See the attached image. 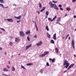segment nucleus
I'll return each instance as SVG.
<instances>
[{
  "instance_id": "obj_1",
  "label": "nucleus",
  "mask_w": 76,
  "mask_h": 76,
  "mask_svg": "<svg viewBox=\"0 0 76 76\" xmlns=\"http://www.w3.org/2000/svg\"><path fill=\"white\" fill-rule=\"evenodd\" d=\"M50 7L51 8H53L54 7V9H55V10H58V8L56 4H53L52 3H51L49 4Z\"/></svg>"
},
{
  "instance_id": "obj_2",
  "label": "nucleus",
  "mask_w": 76,
  "mask_h": 76,
  "mask_svg": "<svg viewBox=\"0 0 76 76\" xmlns=\"http://www.w3.org/2000/svg\"><path fill=\"white\" fill-rule=\"evenodd\" d=\"M64 66H65V65H66V68L67 69V68L68 67H69V64L67 62V61H66V60H65L64 61Z\"/></svg>"
},
{
  "instance_id": "obj_3",
  "label": "nucleus",
  "mask_w": 76,
  "mask_h": 76,
  "mask_svg": "<svg viewBox=\"0 0 76 76\" xmlns=\"http://www.w3.org/2000/svg\"><path fill=\"white\" fill-rule=\"evenodd\" d=\"M20 35L21 37H24L25 36V34L23 31H20Z\"/></svg>"
},
{
  "instance_id": "obj_4",
  "label": "nucleus",
  "mask_w": 76,
  "mask_h": 76,
  "mask_svg": "<svg viewBox=\"0 0 76 76\" xmlns=\"http://www.w3.org/2000/svg\"><path fill=\"white\" fill-rule=\"evenodd\" d=\"M15 41H16V42H20V39H19V38L18 37L16 38L15 39Z\"/></svg>"
},
{
  "instance_id": "obj_5",
  "label": "nucleus",
  "mask_w": 76,
  "mask_h": 76,
  "mask_svg": "<svg viewBox=\"0 0 76 76\" xmlns=\"http://www.w3.org/2000/svg\"><path fill=\"white\" fill-rule=\"evenodd\" d=\"M42 44V42L41 41L40 42H39L37 44V46H39Z\"/></svg>"
},
{
  "instance_id": "obj_6",
  "label": "nucleus",
  "mask_w": 76,
  "mask_h": 76,
  "mask_svg": "<svg viewBox=\"0 0 76 76\" xmlns=\"http://www.w3.org/2000/svg\"><path fill=\"white\" fill-rule=\"evenodd\" d=\"M32 47V45L31 44L30 45H29L27 46L26 49V50H27L28 49V48H29L31 47Z\"/></svg>"
},
{
  "instance_id": "obj_7",
  "label": "nucleus",
  "mask_w": 76,
  "mask_h": 76,
  "mask_svg": "<svg viewBox=\"0 0 76 76\" xmlns=\"http://www.w3.org/2000/svg\"><path fill=\"white\" fill-rule=\"evenodd\" d=\"M7 20L8 22H13V20L12 18L7 19Z\"/></svg>"
},
{
  "instance_id": "obj_8",
  "label": "nucleus",
  "mask_w": 76,
  "mask_h": 76,
  "mask_svg": "<svg viewBox=\"0 0 76 76\" xmlns=\"http://www.w3.org/2000/svg\"><path fill=\"white\" fill-rule=\"evenodd\" d=\"M0 7H2V8H3V9H4V8H8V7H4L3 5L1 4H0Z\"/></svg>"
},
{
  "instance_id": "obj_9",
  "label": "nucleus",
  "mask_w": 76,
  "mask_h": 76,
  "mask_svg": "<svg viewBox=\"0 0 76 76\" xmlns=\"http://www.w3.org/2000/svg\"><path fill=\"white\" fill-rule=\"evenodd\" d=\"M49 60L51 61L52 63H54V62L55 61L56 59H52L51 58H50Z\"/></svg>"
},
{
  "instance_id": "obj_10",
  "label": "nucleus",
  "mask_w": 76,
  "mask_h": 76,
  "mask_svg": "<svg viewBox=\"0 0 76 76\" xmlns=\"http://www.w3.org/2000/svg\"><path fill=\"white\" fill-rule=\"evenodd\" d=\"M53 38L54 40H56V34H54L53 35Z\"/></svg>"
},
{
  "instance_id": "obj_11",
  "label": "nucleus",
  "mask_w": 76,
  "mask_h": 76,
  "mask_svg": "<svg viewBox=\"0 0 76 76\" xmlns=\"http://www.w3.org/2000/svg\"><path fill=\"white\" fill-rule=\"evenodd\" d=\"M47 36L49 38H51V35L48 33L47 32Z\"/></svg>"
},
{
  "instance_id": "obj_12",
  "label": "nucleus",
  "mask_w": 76,
  "mask_h": 76,
  "mask_svg": "<svg viewBox=\"0 0 76 76\" xmlns=\"http://www.w3.org/2000/svg\"><path fill=\"white\" fill-rule=\"evenodd\" d=\"M56 18H57V16H55L53 18V19L51 20V21H50V22H53V20H55V19H56Z\"/></svg>"
},
{
  "instance_id": "obj_13",
  "label": "nucleus",
  "mask_w": 76,
  "mask_h": 76,
  "mask_svg": "<svg viewBox=\"0 0 76 76\" xmlns=\"http://www.w3.org/2000/svg\"><path fill=\"white\" fill-rule=\"evenodd\" d=\"M14 18H16L17 19H20V18H21V16H20L18 17H15Z\"/></svg>"
},
{
  "instance_id": "obj_14",
  "label": "nucleus",
  "mask_w": 76,
  "mask_h": 76,
  "mask_svg": "<svg viewBox=\"0 0 76 76\" xmlns=\"http://www.w3.org/2000/svg\"><path fill=\"white\" fill-rule=\"evenodd\" d=\"M11 70L12 71H15V68L14 66H12V67L11 69Z\"/></svg>"
},
{
  "instance_id": "obj_15",
  "label": "nucleus",
  "mask_w": 76,
  "mask_h": 76,
  "mask_svg": "<svg viewBox=\"0 0 76 76\" xmlns=\"http://www.w3.org/2000/svg\"><path fill=\"white\" fill-rule=\"evenodd\" d=\"M31 33V32L29 30H28L26 33V34H29Z\"/></svg>"
},
{
  "instance_id": "obj_16",
  "label": "nucleus",
  "mask_w": 76,
  "mask_h": 76,
  "mask_svg": "<svg viewBox=\"0 0 76 76\" xmlns=\"http://www.w3.org/2000/svg\"><path fill=\"white\" fill-rule=\"evenodd\" d=\"M44 56H45V55L44 54H42L39 56L40 57H44Z\"/></svg>"
},
{
  "instance_id": "obj_17",
  "label": "nucleus",
  "mask_w": 76,
  "mask_h": 76,
  "mask_svg": "<svg viewBox=\"0 0 76 76\" xmlns=\"http://www.w3.org/2000/svg\"><path fill=\"white\" fill-rule=\"evenodd\" d=\"M48 51H45L44 52V55H45H45H47L48 54Z\"/></svg>"
},
{
  "instance_id": "obj_18",
  "label": "nucleus",
  "mask_w": 76,
  "mask_h": 76,
  "mask_svg": "<svg viewBox=\"0 0 76 76\" xmlns=\"http://www.w3.org/2000/svg\"><path fill=\"white\" fill-rule=\"evenodd\" d=\"M55 51H56V53H58V49L57 48H55Z\"/></svg>"
},
{
  "instance_id": "obj_19",
  "label": "nucleus",
  "mask_w": 76,
  "mask_h": 76,
  "mask_svg": "<svg viewBox=\"0 0 76 76\" xmlns=\"http://www.w3.org/2000/svg\"><path fill=\"white\" fill-rule=\"evenodd\" d=\"M3 71L4 72H7L8 71V69L7 68H5L3 69Z\"/></svg>"
},
{
  "instance_id": "obj_20",
  "label": "nucleus",
  "mask_w": 76,
  "mask_h": 76,
  "mask_svg": "<svg viewBox=\"0 0 76 76\" xmlns=\"http://www.w3.org/2000/svg\"><path fill=\"white\" fill-rule=\"evenodd\" d=\"M72 45L73 48H75V47L74 46V40H72Z\"/></svg>"
},
{
  "instance_id": "obj_21",
  "label": "nucleus",
  "mask_w": 76,
  "mask_h": 76,
  "mask_svg": "<svg viewBox=\"0 0 76 76\" xmlns=\"http://www.w3.org/2000/svg\"><path fill=\"white\" fill-rule=\"evenodd\" d=\"M61 20V18H58L57 20V22H60Z\"/></svg>"
},
{
  "instance_id": "obj_22",
  "label": "nucleus",
  "mask_w": 76,
  "mask_h": 76,
  "mask_svg": "<svg viewBox=\"0 0 76 76\" xmlns=\"http://www.w3.org/2000/svg\"><path fill=\"white\" fill-rule=\"evenodd\" d=\"M46 29L48 31H49V28H48V26H47L46 27Z\"/></svg>"
},
{
  "instance_id": "obj_23",
  "label": "nucleus",
  "mask_w": 76,
  "mask_h": 76,
  "mask_svg": "<svg viewBox=\"0 0 76 76\" xmlns=\"http://www.w3.org/2000/svg\"><path fill=\"white\" fill-rule=\"evenodd\" d=\"M39 7H40V8H41V7H42V4H41V3H39Z\"/></svg>"
},
{
  "instance_id": "obj_24",
  "label": "nucleus",
  "mask_w": 76,
  "mask_h": 76,
  "mask_svg": "<svg viewBox=\"0 0 76 76\" xmlns=\"http://www.w3.org/2000/svg\"><path fill=\"white\" fill-rule=\"evenodd\" d=\"M33 64L31 63H29L26 64V66H31V65H32Z\"/></svg>"
},
{
  "instance_id": "obj_25",
  "label": "nucleus",
  "mask_w": 76,
  "mask_h": 76,
  "mask_svg": "<svg viewBox=\"0 0 76 76\" xmlns=\"http://www.w3.org/2000/svg\"><path fill=\"white\" fill-rule=\"evenodd\" d=\"M40 72L41 73H42L43 72V69H41Z\"/></svg>"
},
{
  "instance_id": "obj_26",
  "label": "nucleus",
  "mask_w": 76,
  "mask_h": 76,
  "mask_svg": "<svg viewBox=\"0 0 76 76\" xmlns=\"http://www.w3.org/2000/svg\"><path fill=\"white\" fill-rule=\"evenodd\" d=\"M21 68H22V69H25V70H26V68H25V67H24L22 65H21Z\"/></svg>"
},
{
  "instance_id": "obj_27",
  "label": "nucleus",
  "mask_w": 76,
  "mask_h": 76,
  "mask_svg": "<svg viewBox=\"0 0 76 76\" xmlns=\"http://www.w3.org/2000/svg\"><path fill=\"white\" fill-rule=\"evenodd\" d=\"M46 15H49V13H48V12L47 11L46 12Z\"/></svg>"
},
{
  "instance_id": "obj_28",
  "label": "nucleus",
  "mask_w": 76,
  "mask_h": 76,
  "mask_svg": "<svg viewBox=\"0 0 76 76\" xmlns=\"http://www.w3.org/2000/svg\"><path fill=\"white\" fill-rule=\"evenodd\" d=\"M0 3H4V1H3V0H0Z\"/></svg>"
},
{
  "instance_id": "obj_29",
  "label": "nucleus",
  "mask_w": 76,
  "mask_h": 76,
  "mask_svg": "<svg viewBox=\"0 0 76 76\" xmlns=\"http://www.w3.org/2000/svg\"><path fill=\"white\" fill-rule=\"evenodd\" d=\"M51 43H52V44H54V40H51Z\"/></svg>"
},
{
  "instance_id": "obj_30",
  "label": "nucleus",
  "mask_w": 76,
  "mask_h": 76,
  "mask_svg": "<svg viewBox=\"0 0 76 76\" xmlns=\"http://www.w3.org/2000/svg\"><path fill=\"white\" fill-rule=\"evenodd\" d=\"M9 45L10 46H12V45H13V43H12V42H10L9 43Z\"/></svg>"
},
{
  "instance_id": "obj_31",
  "label": "nucleus",
  "mask_w": 76,
  "mask_h": 76,
  "mask_svg": "<svg viewBox=\"0 0 76 76\" xmlns=\"http://www.w3.org/2000/svg\"><path fill=\"white\" fill-rule=\"evenodd\" d=\"M44 10H45V8H44L43 9L41 10L40 11V12H43V11H44Z\"/></svg>"
},
{
  "instance_id": "obj_32",
  "label": "nucleus",
  "mask_w": 76,
  "mask_h": 76,
  "mask_svg": "<svg viewBox=\"0 0 76 76\" xmlns=\"http://www.w3.org/2000/svg\"><path fill=\"white\" fill-rule=\"evenodd\" d=\"M27 38L28 41H30V38H29V37L28 36Z\"/></svg>"
},
{
  "instance_id": "obj_33",
  "label": "nucleus",
  "mask_w": 76,
  "mask_h": 76,
  "mask_svg": "<svg viewBox=\"0 0 76 76\" xmlns=\"http://www.w3.org/2000/svg\"><path fill=\"white\" fill-rule=\"evenodd\" d=\"M69 34H68L66 36V37L65 38V39H67V38L68 37H69Z\"/></svg>"
},
{
  "instance_id": "obj_34",
  "label": "nucleus",
  "mask_w": 76,
  "mask_h": 76,
  "mask_svg": "<svg viewBox=\"0 0 76 76\" xmlns=\"http://www.w3.org/2000/svg\"><path fill=\"white\" fill-rule=\"evenodd\" d=\"M74 65H75V64H72L70 66H71V67H73V66H74Z\"/></svg>"
},
{
  "instance_id": "obj_35",
  "label": "nucleus",
  "mask_w": 76,
  "mask_h": 76,
  "mask_svg": "<svg viewBox=\"0 0 76 76\" xmlns=\"http://www.w3.org/2000/svg\"><path fill=\"white\" fill-rule=\"evenodd\" d=\"M74 65H75V64H72L70 66H71V67H73V66H74Z\"/></svg>"
},
{
  "instance_id": "obj_36",
  "label": "nucleus",
  "mask_w": 76,
  "mask_h": 76,
  "mask_svg": "<svg viewBox=\"0 0 76 76\" xmlns=\"http://www.w3.org/2000/svg\"><path fill=\"white\" fill-rule=\"evenodd\" d=\"M66 10L67 11H69L70 10V9L69 8H66Z\"/></svg>"
},
{
  "instance_id": "obj_37",
  "label": "nucleus",
  "mask_w": 76,
  "mask_h": 76,
  "mask_svg": "<svg viewBox=\"0 0 76 76\" xmlns=\"http://www.w3.org/2000/svg\"><path fill=\"white\" fill-rule=\"evenodd\" d=\"M71 68H72V67L70 65L68 68L67 70H69V69H70Z\"/></svg>"
},
{
  "instance_id": "obj_38",
  "label": "nucleus",
  "mask_w": 76,
  "mask_h": 76,
  "mask_svg": "<svg viewBox=\"0 0 76 76\" xmlns=\"http://www.w3.org/2000/svg\"><path fill=\"white\" fill-rule=\"evenodd\" d=\"M0 29L1 30H2V31H5V30H4V29L3 28H0Z\"/></svg>"
},
{
  "instance_id": "obj_39",
  "label": "nucleus",
  "mask_w": 76,
  "mask_h": 76,
  "mask_svg": "<svg viewBox=\"0 0 76 76\" xmlns=\"http://www.w3.org/2000/svg\"><path fill=\"white\" fill-rule=\"evenodd\" d=\"M52 2L54 3H57V1H52Z\"/></svg>"
},
{
  "instance_id": "obj_40",
  "label": "nucleus",
  "mask_w": 76,
  "mask_h": 76,
  "mask_svg": "<svg viewBox=\"0 0 76 76\" xmlns=\"http://www.w3.org/2000/svg\"><path fill=\"white\" fill-rule=\"evenodd\" d=\"M58 7H60V8L61 7H62V5L61 4L59 5Z\"/></svg>"
},
{
  "instance_id": "obj_41",
  "label": "nucleus",
  "mask_w": 76,
  "mask_h": 76,
  "mask_svg": "<svg viewBox=\"0 0 76 76\" xmlns=\"http://www.w3.org/2000/svg\"><path fill=\"white\" fill-rule=\"evenodd\" d=\"M48 19L49 20H51H51H52V19L51 18H49Z\"/></svg>"
},
{
  "instance_id": "obj_42",
  "label": "nucleus",
  "mask_w": 76,
  "mask_h": 76,
  "mask_svg": "<svg viewBox=\"0 0 76 76\" xmlns=\"http://www.w3.org/2000/svg\"><path fill=\"white\" fill-rule=\"evenodd\" d=\"M46 65H47V66H50V65H49V64L48 63V62H47V63H46Z\"/></svg>"
},
{
  "instance_id": "obj_43",
  "label": "nucleus",
  "mask_w": 76,
  "mask_h": 76,
  "mask_svg": "<svg viewBox=\"0 0 76 76\" xmlns=\"http://www.w3.org/2000/svg\"><path fill=\"white\" fill-rule=\"evenodd\" d=\"M7 69H9L10 68V66L7 65Z\"/></svg>"
},
{
  "instance_id": "obj_44",
  "label": "nucleus",
  "mask_w": 76,
  "mask_h": 76,
  "mask_svg": "<svg viewBox=\"0 0 76 76\" xmlns=\"http://www.w3.org/2000/svg\"><path fill=\"white\" fill-rule=\"evenodd\" d=\"M36 12L38 13V14H39L40 13V12L38 11H37Z\"/></svg>"
},
{
  "instance_id": "obj_45",
  "label": "nucleus",
  "mask_w": 76,
  "mask_h": 76,
  "mask_svg": "<svg viewBox=\"0 0 76 76\" xmlns=\"http://www.w3.org/2000/svg\"><path fill=\"white\" fill-rule=\"evenodd\" d=\"M76 0H72L73 3H74V2H75L76 1Z\"/></svg>"
},
{
  "instance_id": "obj_46",
  "label": "nucleus",
  "mask_w": 76,
  "mask_h": 76,
  "mask_svg": "<svg viewBox=\"0 0 76 76\" xmlns=\"http://www.w3.org/2000/svg\"><path fill=\"white\" fill-rule=\"evenodd\" d=\"M60 10H63V8H60Z\"/></svg>"
},
{
  "instance_id": "obj_47",
  "label": "nucleus",
  "mask_w": 76,
  "mask_h": 76,
  "mask_svg": "<svg viewBox=\"0 0 76 76\" xmlns=\"http://www.w3.org/2000/svg\"><path fill=\"white\" fill-rule=\"evenodd\" d=\"M48 17V15H46L45 16V18L46 19Z\"/></svg>"
},
{
  "instance_id": "obj_48",
  "label": "nucleus",
  "mask_w": 76,
  "mask_h": 76,
  "mask_svg": "<svg viewBox=\"0 0 76 76\" xmlns=\"http://www.w3.org/2000/svg\"><path fill=\"white\" fill-rule=\"evenodd\" d=\"M3 75L4 76H7V75L4 74H3Z\"/></svg>"
},
{
  "instance_id": "obj_49",
  "label": "nucleus",
  "mask_w": 76,
  "mask_h": 76,
  "mask_svg": "<svg viewBox=\"0 0 76 76\" xmlns=\"http://www.w3.org/2000/svg\"><path fill=\"white\" fill-rule=\"evenodd\" d=\"M7 54V53H6V52H5L4 53V55H5V56H6Z\"/></svg>"
},
{
  "instance_id": "obj_50",
  "label": "nucleus",
  "mask_w": 76,
  "mask_h": 76,
  "mask_svg": "<svg viewBox=\"0 0 76 76\" xmlns=\"http://www.w3.org/2000/svg\"><path fill=\"white\" fill-rule=\"evenodd\" d=\"M13 6H16V5L15 4H13Z\"/></svg>"
},
{
  "instance_id": "obj_51",
  "label": "nucleus",
  "mask_w": 76,
  "mask_h": 76,
  "mask_svg": "<svg viewBox=\"0 0 76 76\" xmlns=\"http://www.w3.org/2000/svg\"><path fill=\"white\" fill-rule=\"evenodd\" d=\"M35 26H36V27L37 28V23H35Z\"/></svg>"
},
{
  "instance_id": "obj_52",
  "label": "nucleus",
  "mask_w": 76,
  "mask_h": 76,
  "mask_svg": "<svg viewBox=\"0 0 76 76\" xmlns=\"http://www.w3.org/2000/svg\"><path fill=\"white\" fill-rule=\"evenodd\" d=\"M25 15H26V14H25V13H24L23 15V16H25Z\"/></svg>"
},
{
  "instance_id": "obj_53",
  "label": "nucleus",
  "mask_w": 76,
  "mask_h": 76,
  "mask_svg": "<svg viewBox=\"0 0 76 76\" xmlns=\"http://www.w3.org/2000/svg\"><path fill=\"white\" fill-rule=\"evenodd\" d=\"M34 38H37V35H35V36L34 37Z\"/></svg>"
},
{
  "instance_id": "obj_54",
  "label": "nucleus",
  "mask_w": 76,
  "mask_h": 76,
  "mask_svg": "<svg viewBox=\"0 0 76 76\" xmlns=\"http://www.w3.org/2000/svg\"><path fill=\"white\" fill-rule=\"evenodd\" d=\"M0 50H2V48L0 47Z\"/></svg>"
},
{
  "instance_id": "obj_55",
  "label": "nucleus",
  "mask_w": 76,
  "mask_h": 76,
  "mask_svg": "<svg viewBox=\"0 0 76 76\" xmlns=\"http://www.w3.org/2000/svg\"><path fill=\"white\" fill-rule=\"evenodd\" d=\"M8 63H9V64H10V61H9Z\"/></svg>"
},
{
  "instance_id": "obj_56",
  "label": "nucleus",
  "mask_w": 76,
  "mask_h": 76,
  "mask_svg": "<svg viewBox=\"0 0 76 76\" xmlns=\"http://www.w3.org/2000/svg\"><path fill=\"white\" fill-rule=\"evenodd\" d=\"M36 28L37 31H38V28H37V27H36Z\"/></svg>"
},
{
  "instance_id": "obj_57",
  "label": "nucleus",
  "mask_w": 76,
  "mask_h": 76,
  "mask_svg": "<svg viewBox=\"0 0 76 76\" xmlns=\"http://www.w3.org/2000/svg\"><path fill=\"white\" fill-rule=\"evenodd\" d=\"M59 56H60V57H61V54H60Z\"/></svg>"
},
{
  "instance_id": "obj_58",
  "label": "nucleus",
  "mask_w": 76,
  "mask_h": 76,
  "mask_svg": "<svg viewBox=\"0 0 76 76\" xmlns=\"http://www.w3.org/2000/svg\"><path fill=\"white\" fill-rule=\"evenodd\" d=\"M17 22L18 23H19V22H20V20H19V21H17Z\"/></svg>"
},
{
  "instance_id": "obj_59",
  "label": "nucleus",
  "mask_w": 76,
  "mask_h": 76,
  "mask_svg": "<svg viewBox=\"0 0 76 76\" xmlns=\"http://www.w3.org/2000/svg\"><path fill=\"white\" fill-rule=\"evenodd\" d=\"M74 18H76V16H75V15L74 16Z\"/></svg>"
},
{
  "instance_id": "obj_60",
  "label": "nucleus",
  "mask_w": 76,
  "mask_h": 76,
  "mask_svg": "<svg viewBox=\"0 0 76 76\" xmlns=\"http://www.w3.org/2000/svg\"><path fill=\"white\" fill-rule=\"evenodd\" d=\"M67 72L66 70L64 72V73H65V72Z\"/></svg>"
},
{
  "instance_id": "obj_61",
  "label": "nucleus",
  "mask_w": 76,
  "mask_h": 76,
  "mask_svg": "<svg viewBox=\"0 0 76 76\" xmlns=\"http://www.w3.org/2000/svg\"><path fill=\"white\" fill-rule=\"evenodd\" d=\"M33 22L35 23V24L36 23V22L35 21H33Z\"/></svg>"
},
{
  "instance_id": "obj_62",
  "label": "nucleus",
  "mask_w": 76,
  "mask_h": 76,
  "mask_svg": "<svg viewBox=\"0 0 76 76\" xmlns=\"http://www.w3.org/2000/svg\"><path fill=\"white\" fill-rule=\"evenodd\" d=\"M68 39H70V37H69L68 38Z\"/></svg>"
},
{
  "instance_id": "obj_63",
  "label": "nucleus",
  "mask_w": 76,
  "mask_h": 76,
  "mask_svg": "<svg viewBox=\"0 0 76 76\" xmlns=\"http://www.w3.org/2000/svg\"><path fill=\"white\" fill-rule=\"evenodd\" d=\"M2 32L0 31V34H2Z\"/></svg>"
},
{
  "instance_id": "obj_64",
  "label": "nucleus",
  "mask_w": 76,
  "mask_h": 76,
  "mask_svg": "<svg viewBox=\"0 0 76 76\" xmlns=\"http://www.w3.org/2000/svg\"><path fill=\"white\" fill-rule=\"evenodd\" d=\"M62 38H63V39H64V37H62Z\"/></svg>"
}]
</instances>
